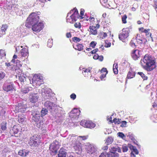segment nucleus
<instances>
[{"label":"nucleus","mask_w":157,"mask_h":157,"mask_svg":"<svg viewBox=\"0 0 157 157\" xmlns=\"http://www.w3.org/2000/svg\"><path fill=\"white\" fill-rule=\"evenodd\" d=\"M81 40L80 38L76 37H74L73 38V40L75 42H79Z\"/></svg>","instance_id":"51"},{"label":"nucleus","mask_w":157,"mask_h":157,"mask_svg":"<svg viewBox=\"0 0 157 157\" xmlns=\"http://www.w3.org/2000/svg\"><path fill=\"white\" fill-rule=\"evenodd\" d=\"M73 46V48L75 50H77L79 51H81L82 50L83 48V45L82 44H77L76 46V48H75L74 46Z\"/></svg>","instance_id":"33"},{"label":"nucleus","mask_w":157,"mask_h":157,"mask_svg":"<svg viewBox=\"0 0 157 157\" xmlns=\"http://www.w3.org/2000/svg\"><path fill=\"white\" fill-rule=\"evenodd\" d=\"M29 152V151L27 150L23 149L20 150L18 154L19 155L22 157L26 156L28 155Z\"/></svg>","instance_id":"21"},{"label":"nucleus","mask_w":157,"mask_h":157,"mask_svg":"<svg viewBox=\"0 0 157 157\" xmlns=\"http://www.w3.org/2000/svg\"><path fill=\"white\" fill-rule=\"evenodd\" d=\"M32 82L36 87H38L44 83L43 77L40 74H35L32 78Z\"/></svg>","instance_id":"7"},{"label":"nucleus","mask_w":157,"mask_h":157,"mask_svg":"<svg viewBox=\"0 0 157 157\" xmlns=\"http://www.w3.org/2000/svg\"><path fill=\"white\" fill-rule=\"evenodd\" d=\"M26 108V106L25 105L22 103L18 104L15 107V112L24 113L25 111Z\"/></svg>","instance_id":"16"},{"label":"nucleus","mask_w":157,"mask_h":157,"mask_svg":"<svg viewBox=\"0 0 157 157\" xmlns=\"http://www.w3.org/2000/svg\"><path fill=\"white\" fill-rule=\"evenodd\" d=\"M135 72L132 71H129L128 73L126 79H131L135 76Z\"/></svg>","instance_id":"27"},{"label":"nucleus","mask_w":157,"mask_h":157,"mask_svg":"<svg viewBox=\"0 0 157 157\" xmlns=\"http://www.w3.org/2000/svg\"><path fill=\"white\" fill-rule=\"evenodd\" d=\"M151 119L154 122H157V114H153L151 117Z\"/></svg>","instance_id":"41"},{"label":"nucleus","mask_w":157,"mask_h":157,"mask_svg":"<svg viewBox=\"0 0 157 157\" xmlns=\"http://www.w3.org/2000/svg\"><path fill=\"white\" fill-rule=\"evenodd\" d=\"M84 10L83 9H81L80 11V14L81 15V16L80 17L81 19H82L83 18V17H82V16H83L84 15Z\"/></svg>","instance_id":"57"},{"label":"nucleus","mask_w":157,"mask_h":157,"mask_svg":"<svg viewBox=\"0 0 157 157\" xmlns=\"http://www.w3.org/2000/svg\"><path fill=\"white\" fill-rule=\"evenodd\" d=\"M38 136L34 135L30 137V140L28 144L31 146L36 147L38 145Z\"/></svg>","instance_id":"9"},{"label":"nucleus","mask_w":157,"mask_h":157,"mask_svg":"<svg viewBox=\"0 0 157 157\" xmlns=\"http://www.w3.org/2000/svg\"><path fill=\"white\" fill-rule=\"evenodd\" d=\"M89 29L91 33L94 35H95L97 34V31L95 27L92 26H90L89 27Z\"/></svg>","instance_id":"28"},{"label":"nucleus","mask_w":157,"mask_h":157,"mask_svg":"<svg viewBox=\"0 0 157 157\" xmlns=\"http://www.w3.org/2000/svg\"><path fill=\"white\" fill-rule=\"evenodd\" d=\"M92 69V68L90 67H89L87 68H82V70H83V71L82 72H83L84 73H90V75H91L90 71Z\"/></svg>","instance_id":"38"},{"label":"nucleus","mask_w":157,"mask_h":157,"mask_svg":"<svg viewBox=\"0 0 157 157\" xmlns=\"http://www.w3.org/2000/svg\"><path fill=\"white\" fill-rule=\"evenodd\" d=\"M48 113L47 109L45 108H43L40 112V116L41 117H43L46 115Z\"/></svg>","instance_id":"34"},{"label":"nucleus","mask_w":157,"mask_h":157,"mask_svg":"<svg viewBox=\"0 0 157 157\" xmlns=\"http://www.w3.org/2000/svg\"><path fill=\"white\" fill-rule=\"evenodd\" d=\"M18 132V129L17 128V126H14L12 130L10 131V133L12 134H17Z\"/></svg>","instance_id":"31"},{"label":"nucleus","mask_w":157,"mask_h":157,"mask_svg":"<svg viewBox=\"0 0 157 157\" xmlns=\"http://www.w3.org/2000/svg\"><path fill=\"white\" fill-rule=\"evenodd\" d=\"M12 62H11L10 63H6L5 64L7 67H10L11 68L12 66H13V64H11Z\"/></svg>","instance_id":"59"},{"label":"nucleus","mask_w":157,"mask_h":157,"mask_svg":"<svg viewBox=\"0 0 157 157\" xmlns=\"http://www.w3.org/2000/svg\"><path fill=\"white\" fill-rule=\"evenodd\" d=\"M130 45L133 48H135L136 47L135 43L134 42V40H132L130 43Z\"/></svg>","instance_id":"54"},{"label":"nucleus","mask_w":157,"mask_h":157,"mask_svg":"<svg viewBox=\"0 0 157 157\" xmlns=\"http://www.w3.org/2000/svg\"><path fill=\"white\" fill-rule=\"evenodd\" d=\"M18 77L19 79L21 82L24 83V82L26 80L25 77L23 74H20V75L18 76Z\"/></svg>","instance_id":"39"},{"label":"nucleus","mask_w":157,"mask_h":157,"mask_svg":"<svg viewBox=\"0 0 157 157\" xmlns=\"http://www.w3.org/2000/svg\"><path fill=\"white\" fill-rule=\"evenodd\" d=\"M24 26V25H21L19 27L20 29H21V30H20V33H21V34H22L23 33H25V31Z\"/></svg>","instance_id":"49"},{"label":"nucleus","mask_w":157,"mask_h":157,"mask_svg":"<svg viewBox=\"0 0 157 157\" xmlns=\"http://www.w3.org/2000/svg\"><path fill=\"white\" fill-rule=\"evenodd\" d=\"M113 121L115 124H119L120 122L119 119H117L116 118H115L113 119Z\"/></svg>","instance_id":"58"},{"label":"nucleus","mask_w":157,"mask_h":157,"mask_svg":"<svg viewBox=\"0 0 157 157\" xmlns=\"http://www.w3.org/2000/svg\"><path fill=\"white\" fill-rule=\"evenodd\" d=\"M76 94L74 93L70 95L71 98L73 100H75L76 98Z\"/></svg>","instance_id":"62"},{"label":"nucleus","mask_w":157,"mask_h":157,"mask_svg":"<svg viewBox=\"0 0 157 157\" xmlns=\"http://www.w3.org/2000/svg\"><path fill=\"white\" fill-rule=\"evenodd\" d=\"M2 89L9 93H12L15 91V87L13 82H8L7 81L5 82L2 86Z\"/></svg>","instance_id":"6"},{"label":"nucleus","mask_w":157,"mask_h":157,"mask_svg":"<svg viewBox=\"0 0 157 157\" xmlns=\"http://www.w3.org/2000/svg\"><path fill=\"white\" fill-rule=\"evenodd\" d=\"M101 4L109 8L110 6L109 4L107 3L108 0H100Z\"/></svg>","instance_id":"37"},{"label":"nucleus","mask_w":157,"mask_h":157,"mask_svg":"<svg viewBox=\"0 0 157 157\" xmlns=\"http://www.w3.org/2000/svg\"><path fill=\"white\" fill-rule=\"evenodd\" d=\"M38 96L36 94H32L30 95V101L32 103H35L36 102L38 98Z\"/></svg>","instance_id":"22"},{"label":"nucleus","mask_w":157,"mask_h":157,"mask_svg":"<svg viewBox=\"0 0 157 157\" xmlns=\"http://www.w3.org/2000/svg\"><path fill=\"white\" fill-rule=\"evenodd\" d=\"M67 154L66 150L63 148H61L59 151L58 157H66Z\"/></svg>","instance_id":"19"},{"label":"nucleus","mask_w":157,"mask_h":157,"mask_svg":"<svg viewBox=\"0 0 157 157\" xmlns=\"http://www.w3.org/2000/svg\"><path fill=\"white\" fill-rule=\"evenodd\" d=\"M128 147L130 150L132 151V152H134L136 154H138V151L135 147H134L131 144H128Z\"/></svg>","instance_id":"30"},{"label":"nucleus","mask_w":157,"mask_h":157,"mask_svg":"<svg viewBox=\"0 0 157 157\" xmlns=\"http://www.w3.org/2000/svg\"><path fill=\"white\" fill-rule=\"evenodd\" d=\"M17 6L16 5H12L10 7V10L12 11L15 12L16 14L19 16H21L24 14L23 11H24V9L22 10L19 9Z\"/></svg>","instance_id":"15"},{"label":"nucleus","mask_w":157,"mask_h":157,"mask_svg":"<svg viewBox=\"0 0 157 157\" xmlns=\"http://www.w3.org/2000/svg\"><path fill=\"white\" fill-rule=\"evenodd\" d=\"M149 29H145L144 30V33H145V35L148 37L150 36L151 34L149 32Z\"/></svg>","instance_id":"48"},{"label":"nucleus","mask_w":157,"mask_h":157,"mask_svg":"<svg viewBox=\"0 0 157 157\" xmlns=\"http://www.w3.org/2000/svg\"><path fill=\"white\" fill-rule=\"evenodd\" d=\"M21 56L22 57H25L28 55V51L27 48H23L21 49Z\"/></svg>","instance_id":"24"},{"label":"nucleus","mask_w":157,"mask_h":157,"mask_svg":"<svg viewBox=\"0 0 157 157\" xmlns=\"http://www.w3.org/2000/svg\"><path fill=\"white\" fill-rule=\"evenodd\" d=\"M25 118L22 115H19L18 117V121L19 123H22L25 121Z\"/></svg>","instance_id":"35"},{"label":"nucleus","mask_w":157,"mask_h":157,"mask_svg":"<svg viewBox=\"0 0 157 157\" xmlns=\"http://www.w3.org/2000/svg\"><path fill=\"white\" fill-rule=\"evenodd\" d=\"M117 135L118 136L121 138L122 139H123L124 137H125L124 135L121 132H119L117 133Z\"/></svg>","instance_id":"50"},{"label":"nucleus","mask_w":157,"mask_h":157,"mask_svg":"<svg viewBox=\"0 0 157 157\" xmlns=\"http://www.w3.org/2000/svg\"><path fill=\"white\" fill-rule=\"evenodd\" d=\"M140 51L138 50H135L133 51L131 53V56L132 59L136 60L140 57Z\"/></svg>","instance_id":"17"},{"label":"nucleus","mask_w":157,"mask_h":157,"mask_svg":"<svg viewBox=\"0 0 157 157\" xmlns=\"http://www.w3.org/2000/svg\"><path fill=\"white\" fill-rule=\"evenodd\" d=\"M96 44V42H95V41H92L90 44V46L93 48L95 47Z\"/></svg>","instance_id":"52"},{"label":"nucleus","mask_w":157,"mask_h":157,"mask_svg":"<svg viewBox=\"0 0 157 157\" xmlns=\"http://www.w3.org/2000/svg\"><path fill=\"white\" fill-rule=\"evenodd\" d=\"M87 150V152L91 154H94L97 151L96 147L91 145L88 146Z\"/></svg>","instance_id":"18"},{"label":"nucleus","mask_w":157,"mask_h":157,"mask_svg":"<svg viewBox=\"0 0 157 157\" xmlns=\"http://www.w3.org/2000/svg\"><path fill=\"white\" fill-rule=\"evenodd\" d=\"M74 26L76 28H78L79 29H80L81 28V25L79 23H76L75 24Z\"/></svg>","instance_id":"60"},{"label":"nucleus","mask_w":157,"mask_h":157,"mask_svg":"<svg viewBox=\"0 0 157 157\" xmlns=\"http://www.w3.org/2000/svg\"><path fill=\"white\" fill-rule=\"evenodd\" d=\"M107 36V34L106 33H103L100 35V38L103 39L106 37Z\"/></svg>","instance_id":"55"},{"label":"nucleus","mask_w":157,"mask_h":157,"mask_svg":"<svg viewBox=\"0 0 157 157\" xmlns=\"http://www.w3.org/2000/svg\"><path fill=\"white\" fill-rule=\"evenodd\" d=\"M32 26V30L36 33L40 32L44 28L43 24L41 22H38Z\"/></svg>","instance_id":"11"},{"label":"nucleus","mask_w":157,"mask_h":157,"mask_svg":"<svg viewBox=\"0 0 157 157\" xmlns=\"http://www.w3.org/2000/svg\"><path fill=\"white\" fill-rule=\"evenodd\" d=\"M127 122L125 121H123L122 122L120 126L122 127H125L126 126Z\"/></svg>","instance_id":"53"},{"label":"nucleus","mask_w":157,"mask_h":157,"mask_svg":"<svg viewBox=\"0 0 157 157\" xmlns=\"http://www.w3.org/2000/svg\"><path fill=\"white\" fill-rule=\"evenodd\" d=\"M5 76V74L3 73H0V81L3 79Z\"/></svg>","instance_id":"63"},{"label":"nucleus","mask_w":157,"mask_h":157,"mask_svg":"<svg viewBox=\"0 0 157 157\" xmlns=\"http://www.w3.org/2000/svg\"><path fill=\"white\" fill-rule=\"evenodd\" d=\"M113 140V138L111 136H109L106 139L105 143L106 145H108L111 144Z\"/></svg>","instance_id":"32"},{"label":"nucleus","mask_w":157,"mask_h":157,"mask_svg":"<svg viewBox=\"0 0 157 157\" xmlns=\"http://www.w3.org/2000/svg\"><path fill=\"white\" fill-rule=\"evenodd\" d=\"M6 53L4 50H0V59L6 56Z\"/></svg>","instance_id":"44"},{"label":"nucleus","mask_w":157,"mask_h":157,"mask_svg":"<svg viewBox=\"0 0 157 157\" xmlns=\"http://www.w3.org/2000/svg\"><path fill=\"white\" fill-rule=\"evenodd\" d=\"M31 88H25L22 89V92L25 94L28 93L30 90H31Z\"/></svg>","instance_id":"43"},{"label":"nucleus","mask_w":157,"mask_h":157,"mask_svg":"<svg viewBox=\"0 0 157 157\" xmlns=\"http://www.w3.org/2000/svg\"><path fill=\"white\" fill-rule=\"evenodd\" d=\"M79 17V16L77 9L74 8L67 13L66 17V21L67 22L72 23L76 21L77 19Z\"/></svg>","instance_id":"5"},{"label":"nucleus","mask_w":157,"mask_h":157,"mask_svg":"<svg viewBox=\"0 0 157 157\" xmlns=\"http://www.w3.org/2000/svg\"><path fill=\"white\" fill-rule=\"evenodd\" d=\"M45 107H46L51 113L53 116L56 117L58 116V113L60 110V108H59L57 105L49 101H47L44 104Z\"/></svg>","instance_id":"3"},{"label":"nucleus","mask_w":157,"mask_h":157,"mask_svg":"<svg viewBox=\"0 0 157 157\" xmlns=\"http://www.w3.org/2000/svg\"><path fill=\"white\" fill-rule=\"evenodd\" d=\"M53 45V40L52 39H49L47 42L48 46L51 48Z\"/></svg>","instance_id":"46"},{"label":"nucleus","mask_w":157,"mask_h":157,"mask_svg":"<svg viewBox=\"0 0 157 157\" xmlns=\"http://www.w3.org/2000/svg\"><path fill=\"white\" fill-rule=\"evenodd\" d=\"M107 74V72H106L105 73H104L101 75L100 77V78L101 79V80H102L103 78L105 77L106 75Z\"/></svg>","instance_id":"61"},{"label":"nucleus","mask_w":157,"mask_h":157,"mask_svg":"<svg viewBox=\"0 0 157 157\" xmlns=\"http://www.w3.org/2000/svg\"><path fill=\"white\" fill-rule=\"evenodd\" d=\"M137 74L139 75L142 78L143 81L146 80L147 79V77L143 72H139Z\"/></svg>","instance_id":"36"},{"label":"nucleus","mask_w":157,"mask_h":157,"mask_svg":"<svg viewBox=\"0 0 157 157\" xmlns=\"http://www.w3.org/2000/svg\"><path fill=\"white\" fill-rule=\"evenodd\" d=\"M128 137H129V138L132 140L133 141V142L135 143V141H136L135 140L134 136L133 134H132L131 133H129L128 135L127 136Z\"/></svg>","instance_id":"45"},{"label":"nucleus","mask_w":157,"mask_h":157,"mask_svg":"<svg viewBox=\"0 0 157 157\" xmlns=\"http://www.w3.org/2000/svg\"><path fill=\"white\" fill-rule=\"evenodd\" d=\"M42 95L43 98L44 100L49 99L51 98V90L49 88H45L42 90Z\"/></svg>","instance_id":"10"},{"label":"nucleus","mask_w":157,"mask_h":157,"mask_svg":"<svg viewBox=\"0 0 157 157\" xmlns=\"http://www.w3.org/2000/svg\"><path fill=\"white\" fill-rule=\"evenodd\" d=\"M17 56L15 54H14L13 56V59L11 61V62H12V63H14L15 62V59H17Z\"/></svg>","instance_id":"56"},{"label":"nucleus","mask_w":157,"mask_h":157,"mask_svg":"<svg viewBox=\"0 0 157 157\" xmlns=\"http://www.w3.org/2000/svg\"><path fill=\"white\" fill-rule=\"evenodd\" d=\"M6 3L9 6V9H10L11 6L12 5H15V2L16 1V0H6Z\"/></svg>","instance_id":"29"},{"label":"nucleus","mask_w":157,"mask_h":157,"mask_svg":"<svg viewBox=\"0 0 157 157\" xmlns=\"http://www.w3.org/2000/svg\"><path fill=\"white\" fill-rule=\"evenodd\" d=\"M119 154L116 152H109L107 153V157H119Z\"/></svg>","instance_id":"26"},{"label":"nucleus","mask_w":157,"mask_h":157,"mask_svg":"<svg viewBox=\"0 0 157 157\" xmlns=\"http://www.w3.org/2000/svg\"><path fill=\"white\" fill-rule=\"evenodd\" d=\"M1 128L2 130H5L6 128V122H3L1 124Z\"/></svg>","instance_id":"42"},{"label":"nucleus","mask_w":157,"mask_h":157,"mask_svg":"<svg viewBox=\"0 0 157 157\" xmlns=\"http://www.w3.org/2000/svg\"><path fill=\"white\" fill-rule=\"evenodd\" d=\"M136 38L137 41L139 42L140 44H142L143 43H144L146 41V39L144 38L141 37L140 34H137Z\"/></svg>","instance_id":"25"},{"label":"nucleus","mask_w":157,"mask_h":157,"mask_svg":"<svg viewBox=\"0 0 157 157\" xmlns=\"http://www.w3.org/2000/svg\"><path fill=\"white\" fill-rule=\"evenodd\" d=\"M127 18V16L126 14L122 16V21L123 23L125 24L127 23L126 20Z\"/></svg>","instance_id":"47"},{"label":"nucleus","mask_w":157,"mask_h":157,"mask_svg":"<svg viewBox=\"0 0 157 157\" xmlns=\"http://www.w3.org/2000/svg\"><path fill=\"white\" fill-rule=\"evenodd\" d=\"M39 16L35 13H32L28 17L25 26L26 27L29 28L31 26L39 22Z\"/></svg>","instance_id":"4"},{"label":"nucleus","mask_w":157,"mask_h":157,"mask_svg":"<svg viewBox=\"0 0 157 157\" xmlns=\"http://www.w3.org/2000/svg\"><path fill=\"white\" fill-rule=\"evenodd\" d=\"M140 63L143 68L147 71H151L155 67L154 59L149 55H145L141 59Z\"/></svg>","instance_id":"1"},{"label":"nucleus","mask_w":157,"mask_h":157,"mask_svg":"<svg viewBox=\"0 0 157 157\" xmlns=\"http://www.w3.org/2000/svg\"><path fill=\"white\" fill-rule=\"evenodd\" d=\"M32 119L36 124L37 127L40 128L44 124L43 117H41L39 111L32 110L31 111Z\"/></svg>","instance_id":"2"},{"label":"nucleus","mask_w":157,"mask_h":157,"mask_svg":"<svg viewBox=\"0 0 157 157\" xmlns=\"http://www.w3.org/2000/svg\"><path fill=\"white\" fill-rule=\"evenodd\" d=\"M59 148L58 142L56 141H54L50 145V150L53 153H57Z\"/></svg>","instance_id":"14"},{"label":"nucleus","mask_w":157,"mask_h":157,"mask_svg":"<svg viewBox=\"0 0 157 157\" xmlns=\"http://www.w3.org/2000/svg\"><path fill=\"white\" fill-rule=\"evenodd\" d=\"M67 140L69 141V143L71 145L75 144L76 142V139L75 136L69 135L67 138Z\"/></svg>","instance_id":"20"},{"label":"nucleus","mask_w":157,"mask_h":157,"mask_svg":"<svg viewBox=\"0 0 157 157\" xmlns=\"http://www.w3.org/2000/svg\"><path fill=\"white\" fill-rule=\"evenodd\" d=\"M122 31V32L119 35V38L120 40L124 42V40L128 36L130 31L128 28L123 29Z\"/></svg>","instance_id":"8"},{"label":"nucleus","mask_w":157,"mask_h":157,"mask_svg":"<svg viewBox=\"0 0 157 157\" xmlns=\"http://www.w3.org/2000/svg\"><path fill=\"white\" fill-rule=\"evenodd\" d=\"M128 144H128V145L126 144H124L122 146V151L123 152H126L128 151V148H129Z\"/></svg>","instance_id":"40"},{"label":"nucleus","mask_w":157,"mask_h":157,"mask_svg":"<svg viewBox=\"0 0 157 157\" xmlns=\"http://www.w3.org/2000/svg\"><path fill=\"white\" fill-rule=\"evenodd\" d=\"M80 124L86 128H93L95 126V124L91 121H82L80 122Z\"/></svg>","instance_id":"12"},{"label":"nucleus","mask_w":157,"mask_h":157,"mask_svg":"<svg viewBox=\"0 0 157 157\" xmlns=\"http://www.w3.org/2000/svg\"><path fill=\"white\" fill-rule=\"evenodd\" d=\"M80 111L77 108H74L69 113L70 117L71 118L77 119L80 115Z\"/></svg>","instance_id":"13"},{"label":"nucleus","mask_w":157,"mask_h":157,"mask_svg":"<svg viewBox=\"0 0 157 157\" xmlns=\"http://www.w3.org/2000/svg\"><path fill=\"white\" fill-rule=\"evenodd\" d=\"M99 57V55L97 54H95L93 56V58L95 59H98Z\"/></svg>","instance_id":"64"},{"label":"nucleus","mask_w":157,"mask_h":157,"mask_svg":"<svg viewBox=\"0 0 157 157\" xmlns=\"http://www.w3.org/2000/svg\"><path fill=\"white\" fill-rule=\"evenodd\" d=\"M7 28V26L6 25H2V27L0 29V37L6 33V31Z\"/></svg>","instance_id":"23"}]
</instances>
